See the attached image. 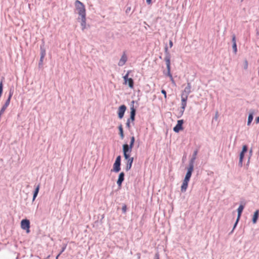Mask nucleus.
Returning <instances> with one entry per match:
<instances>
[{
    "mask_svg": "<svg viewBox=\"0 0 259 259\" xmlns=\"http://www.w3.org/2000/svg\"><path fill=\"white\" fill-rule=\"evenodd\" d=\"M247 150V146L246 145H243L242 147V152L245 153Z\"/></svg>",
    "mask_w": 259,
    "mask_h": 259,
    "instance_id": "nucleus-27",
    "label": "nucleus"
},
{
    "mask_svg": "<svg viewBox=\"0 0 259 259\" xmlns=\"http://www.w3.org/2000/svg\"><path fill=\"white\" fill-rule=\"evenodd\" d=\"M134 161V158L132 157L131 159H129L126 160V164L125 166V170L128 171L131 169L132 164Z\"/></svg>",
    "mask_w": 259,
    "mask_h": 259,
    "instance_id": "nucleus-11",
    "label": "nucleus"
},
{
    "mask_svg": "<svg viewBox=\"0 0 259 259\" xmlns=\"http://www.w3.org/2000/svg\"><path fill=\"white\" fill-rule=\"evenodd\" d=\"M189 181L184 180L182 185L181 186V190L182 192H184L186 191Z\"/></svg>",
    "mask_w": 259,
    "mask_h": 259,
    "instance_id": "nucleus-12",
    "label": "nucleus"
},
{
    "mask_svg": "<svg viewBox=\"0 0 259 259\" xmlns=\"http://www.w3.org/2000/svg\"><path fill=\"white\" fill-rule=\"evenodd\" d=\"M135 143V137H132L131 139V142L130 145L124 144L123 145V152L125 159L126 160L131 159L130 157V154L132 152V148L133 147Z\"/></svg>",
    "mask_w": 259,
    "mask_h": 259,
    "instance_id": "nucleus-1",
    "label": "nucleus"
},
{
    "mask_svg": "<svg viewBox=\"0 0 259 259\" xmlns=\"http://www.w3.org/2000/svg\"><path fill=\"white\" fill-rule=\"evenodd\" d=\"M120 170V163L115 162L113 164V171L118 172Z\"/></svg>",
    "mask_w": 259,
    "mask_h": 259,
    "instance_id": "nucleus-16",
    "label": "nucleus"
},
{
    "mask_svg": "<svg viewBox=\"0 0 259 259\" xmlns=\"http://www.w3.org/2000/svg\"><path fill=\"white\" fill-rule=\"evenodd\" d=\"M169 47L170 48H171L173 46V43H172V40H169Z\"/></svg>",
    "mask_w": 259,
    "mask_h": 259,
    "instance_id": "nucleus-36",
    "label": "nucleus"
},
{
    "mask_svg": "<svg viewBox=\"0 0 259 259\" xmlns=\"http://www.w3.org/2000/svg\"><path fill=\"white\" fill-rule=\"evenodd\" d=\"M43 59H41V57L40 56V62L41 63H42V61H43Z\"/></svg>",
    "mask_w": 259,
    "mask_h": 259,
    "instance_id": "nucleus-41",
    "label": "nucleus"
},
{
    "mask_svg": "<svg viewBox=\"0 0 259 259\" xmlns=\"http://www.w3.org/2000/svg\"><path fill=\"white\" fill-rule=\"evenodd\" d=\"M255 121H256V123H259V116L255 118Z\"/></svg>",
    "mask_w": 259,
    "mask_h": 259,
    "instance_id": "nucleus-38",
    "label": "nucleus"
},
{
    "mask_svg": "<svg viewBox=\"0 0 259 259\" xmlns=\"http://www.w3.org/2000/svg\"><path fill=\"white\" fill-rule=\"evenodd\" d=\"M124 174L123 172H121V173H120L119 177H118V180L117 181V184L118 185V186H119V187L121 186V184L124 180Z\"/></svg>",
    "mask_w": 259,
    "mask_h": 259,
    "instance_id": "nucleus-13",
    "label": "nucleus"
},
{
    "mask_svg": "<svg viewBox=\"0 0 259 259\" xmlns=\"http://www.w3.org/2000/svg\"><path fill=\"white\" fill-rule=\"evenodd\" d=\"M126 125L127 126V127L128 128V129H130L131 128V124H130V119H128L127 121H126Z\"/></svg>",
    "mask_w": 259,
    "mask_h": 259,
    "instance_id": "nucleus-28",
    "label": "nucleus"
},
{
    "mask_svg": "<svg viewBox=\"0 0 259 259\" xmlns=\"http://www.w3.org/2000/svg\"><path fill=\"white\" fill-rule=\"evenodd\" d=\"M244 209V206L242 205H240L238 209H237V211H238V217H237V219L236 220V222L234 225V228H235V227L236 226L237 223H238V222L240 218V216L241 215V213H242V212L243 211Z\"/></svg>",
    "mask_w": 259,
    "mask_h": 259,
    "instance_id": "nucleus-9",
    "label": "nucleus"
},
{
    "mask_svg": "<svg viewBox=\"0 0 259 259\" xmlns=\"http://www.w3.org/2000/svg\"><path fill=\"white\" fill-rule=\"evenodd\" d=\"M233 49L235 53H236L237 51V45L236 44H233Z\"/></svg>",
    "mask_w": 259,
    "mask_h": 259,
    "instance_id": "nucleus-30",
    "label": "nucleus"
},
{
    "mask_svg": "<svg viewBox=\"0 0 259 259\" xmlns=\"http://www.w3.org/2000/svg\"><path fill=\"white\" fill-rule=\"evenodd\" d=\"M166 65V68L167 70V75L170 77L171 81L174 82V80L171 74L170 73V58L169 57H166L165 59Z\"/></svg>",
    "mask_w": 259,
    "mask_h": 259,
    "instance_id": "nucleus-5",
    "label": "nucleus"
},
{
    "mask_svg": "<svg viewBox=\"0 0 259 259\" xmlns=\"http://www.w3.org/2000/svg\"><path fill=\"white\" fill-rule=\"evenodd\" d=\"M197 154V151L196 150V151H194V152L193 153V157L191 159L190 163L189 164H192V165H193V163H194V160L196 159Z\"/></svg>",
    "mask_w": 259,
    "mask_h": 259,
    "instance_id": "nucleus-21",
    "label": "nucleus"
},
{
    "mask_svg": "<svg viewBox=\"0 0 259 259\" xmlns=\"http://www.w3.org/2000/svg\"><path fill=\"white\" fill-rule=\"evenodd\" d=\"M184 123L183 120H179L177 121V125L174 127V131L176 133H178L180 131L183 130V124Z\"/></svg>",
    "mask_w": 259,
    "mask_h": 259,
    "instance_id": "nucleus-6",
    "label": "nucleus"
},
{
    "mask_svg": "<svg viewBox=\"0 0 259 259\" xmlns=\"http://www.w3.org/2000/svg\"><path fill=\"white\" fill-rule=\"evenodd\" d=\"M147 3L149 5L151 4V0H146Z\"/></svg>",
    "mask_w": 259,
    "mask_h": 259,
    "instance_id": "nucleus-40",
    "label": "nucleus"
},
{
    "mask_svg": "<svg viewBox=\"0 0 259 259\" xmlns=\"http://www.w3.org/2000/svg\"><path fill=\"white\" fill-rule=\"evenodd\" d=\"M253 119V113H251L249 114L248 117V121H247V125H250V123L252 122Z\"/></svg>",
    "mask_w": 259,
    "mask_h": 259,
    "instance_id": "nucleus-22",
    "label": "nucleus"
},
{
    "mask_svg": "<svg viewBox=\"0 0 259 259\" xmlns=\"http://www.w3.org/2000/svg\"><path fill=\"white\" fill-rule=\"evenodd\" d=\"M118 130L119 131V135L121 139L124 138L123 130L122 124H120L118 126Z\"/></svg>",
    "mask_w": 259,
    "mask_h": 259,
    "instance_id": "nucleus-19",
    "label": "nucleus"
},
{
    "mask_svg": "<svg viewBox=\"0 0 259 259\" xmlns=\"http://www.w3.org/2000/svg\"><path fill=\"white\" fill-rule=\"evenodd\" d=\"M154 259H159V254L158 253L155 254Z\"/></svg>",
    "mask_w": 259,
    "mask_h": 259,
    "instance_id": "nucleus-39",
    "label": "nucleus"
},
{
    "mask_svg": "<svg viewBox=\"0 0 259 259\" xmlns=\"http://www.w3.org/2000/svg\"><path fill=\"white\" fill-rule=\"evenodd\" d=\"M258 214H259V210H256L253 214V217L252 218V222L253 224H255L257 222L258 217Z\"/></svg>",
    "mask_w": 259,
    "mask_h": 259,
    "instance_id": "nucleus-17",
    "label": "nucleus"
},
{
    "mask_svg": "<svg viewBox=\"0 0 259 259\" xmlns=\"http://www.w3.org/2000/svg\"><path fill=\"white\" fill-rule=\"evenodd\" d=\"M126 206L125 204H124L122 207V210L123 213H126Z\"/></svg>",
    "mask_w": 259,
    "mask_h": 259,
    "instance_id": "nucleus-29",
    "label": "nucleus"
},
{
    "mask_svg": "<svg viewBox=\"0 0 259 259\" xmlns=\"http://www.w3.org/2000/svg\"><path fill=\"white\" fill-rule=\"evenodd\" d=\"M75 6L77 11V13L80 17L86 16L85 7L81 2L76 0L75 2Z\"/></svg>",
    "mask_w": 259,
    "mask_h": 259,
    "instance_id": "nucleus-2",
    "label": "nucleus"
},
{
    "mask_svg": "<svg viewBox=\"0 0 259 259\" xmlns=\"http://www.w3.org/2000/svg\"><path fill=\"white\" fill-rule=\"evenodd\" d=\"M126 107L124 105L120 106L118 109V114L119 118L121 119L124 115Z\"/></svg>",
    "mask_w": 259,
    "mask_h": 259,
    "instance_id": "nucleus-8",
    "label": "nucleus"
},
{
    "mask_svg": "<svg viewBox=\"0 0 259 259\" xmlns=\"http://www.w3.org/2000/svg\"><path fill=\"white\" fill-rule=\"evenodd\" d=\"M130 119V120H132V121L133 122L135 120V116H131Z\"/></svg>",
    "mask_w": 259,
    "mask_h": 259,
    "instance_id": "nucleus-37",
    "label": "nucleus"
},
{
    "mask_svg": "<svg viewBox=\"0 0 259 259\" xmlns=\"http://www.w3.org/2000/svg\"><path fill=\"white\" fill-rule=\"evenodd\" d=\"M127 61V57L126 54L124 53L123 55H122L118 65L119 66H122L125 64Z\"/></svg>",
    "mask_w": 259,
    "mask_h": 259,
    "instance_id": "nucleus-10",
    "label": "nucleus"
},
{
    "mask_svg": "<svg viewBox=\"0 0 259 259\" xmlns=\"http://www.w3.org/2000/svg\"><path fill=\"white\" fill-rule=\"evenodd\" d=\"M232 42H233V44H236V37L234 35L232 37Z\"/></svg>",
    "mask_w": 259,
    "mask_h": 259,
    "instance_id": "nucleus-35",
    "label": "nucleus"
},
{
    "mask_svg": "<svg viewBox=\"0 0 259 259\" xmlns=\"http://www.w3.org/2000/svg\"><path fill=\"white\" fill-rule=\"evenodd\" d=\"M194 166L192 164H189V166L188 168L187 174L185 176L184 180L190 181V178L192 175V173L193 171Z\"/></svg>",
    "mask_w": 259,
    "mask_h": 259,
    "instance_id": "nucleus-7",
    "label": "nucleus"
},
{
    "mask_svg": "<svg viewBox=\"0 0 259 259\" xmlns=\"http://www.w3.org/2000/svg\"><path fill=\"white\" fill-rule=\"evenodd\" d=\"M181 105H182V111L184 112L185 109V108L186 107V105H187V103L186 102H181Z\"/></svg>",
    "mask_w": 259,
    "mask_h": 259,
    "instance_id": "nucleus-26",
    "label": "nucleus"
},
{
    "mask_svg": "<svg viewBox=\"0 0 259 259\" xmlns=\"http://www.w3.org/2000/svg\"><path fill=\"white\" fill-rule=\"evenodd\" d=\"M161 93L162 94H163L164 95V99L166 100V98H167V96H166V91L164 90H161Z\"/></svg>",
    "mask_w": 259,
    "mask_h": 259,
    "instance_id": "nucleus-32",
    "label": "nucleus"
},
{
    "mask_svg": "<svg viewBox=\"0 0 259 259\" xmlns=\"http://www.w3.org/2000/svg\"><path fill=\"white\" fill-rule=\"evenodd\" d=\"M187 99L188 96H186L184 93H182L181 95V102L187 103Z\"/></svg>",
    "mask_w": 259,
    "mask_h": 259,
    "instance_id": "nucleus-23",
    "label": "nucleus"
},
{
    "mask_svg": "<svg viewBox=\"0 0 259 259\" xmlns=\"http://www.w3.org/2000/svg\"><path fill=\"white\" fill-rule=\"evenodd\" d=\"M12 95H13V92L10 91L9 97H8V99L7 100V101H6L5 104L4 105L6 107H8V106L9 105L10 103V100L12 97Z\"/></svg>",
    "mask_w": 259,
    "mask_h": 259,
    "instance_id": "nucleus-18",
    "label": "nucleus"
},
{
    "mask_svg": "<svg viewBox=\"0 0 259 259\" xmlns=\"http://www.w3.org/2000/svg\"><path fill=\"white\" fill-rule=\"evenodd\" d=\"M244 153H243V152H241V153L240 154L239 163H241V164H242V161H243V158H244Z\"/></svg>",
    "mask_w": 259,
    "mask_h": 259,
    "instance_id": "nucleus-24",
    "label": "nucleus"
},
{
    "mask_svg": "<svg viewBox=\"0 0 259 259\" xmlns=\"http://www.w3.org/2000/svg\"><path fill=\"white\" fill-rule=\"evenodd\" d=\"M129 71L127 72L126 74L123 76V79L125 84H128L129 87L131 89L134 88V81L132 78H128Z\"/></svg>",
    "mask_w": 259,
    "mask_h": 259,
    "instance_id": "nucleus-3",
    "label": "nucleus"
},
{
    "mask_svg": "<svg viewBox=\"0 0 259 259\" xmlns=\"http://www.w3.org/2000/svg\"><path fill=\"white\" fill-rule=\"evenodd\" d=\"M131 116H135L136 114V110L134 107V106H133L131 108Z\"/></svg>",
    "mask_w": 259,
    "mask_h": 259,
    "instance_id": "nucleus-25",
    "label": "nucleus"
},
{
    "mask_svg": "<svg viewBox=\"0 0 259 259\" xmlns=\"http://www.w3.org/2000/svg\"><path fill=\"white\" fill-rule=\"evenodd\" d=\"M39 187H40V185H38L37 186V187H36L35 188V190L34 192V194H33V200H34L36 197L37 196V194H38V193L39 192Z\"/></svg>",
    "mask_w": 259,
    "mask_h": 259,
    "instance_id": "nucleus-20",
    "label": "nucleus"
},
{
    "mask_svg": "<svg viewBox=\"0 0 259 259\" xmlns=\"http://www.w3.org/2000/svg\"><path fill=\"white\" fill-rule=\"evenodd\" d=\"M45 55H46L45 51V50H43V51L41 52V59H44V58Z\"/></svg>",
    "mask_w": 259,
    "mask_h": 259,
    "instance_id": "nucleus-34",
    "label": "nucleus"
},
{
    "mask_svg": "<svg viewBox=\"0 0 259 259\" xmlns=\"http://www.w3.org/2000/svg\"><path fill=\"white\" fill-rule=\"evenodd\" d=\"M191 84L190 83H188L187 86L185 88L183 93H184L186 96H188L191 92Z\"/></svg>",
    "mask_w": 259,
    "mask_h": 259,
    "instance_id": "nucleus-14",
    "label": "nucleus"
},
{
    "mask_svg": "<svg viewBox=\"0 0 259 259\" xmlns=\"http://www.w3.org/2000/svg\"><path fill=\"white\" fill-rule=\"evenodd\" d=\"M86 16H81V25L82 30H83L86 28Z\"/></svg>",
    "mask_w": 259,
    "mask_h": 259,
    "instance_id": "nucleus-15",
    "label": "nucleus"
},
{
    "mask_svg": "<svg viewBox=\"0 0 259 259\" xmlns=\"http://www.w3.org/2000/svg\"><path fill=\"white\" fill-rule=\"evenodd\" d=\"M115 162H117V163H120L121 162V156H118L115 160Z\"/></svg>",
    "mask_w": 259,
    "mask_h": 259,
    "instance_id": "nucleus-33",
    "label": "nucleus"
},
{
    "mask_svg": "<svg viewBox=\"0 0 259 259\" xmlns=\"http://www.w3.org/2000/svg\"><path fill=\"white\" fill-rule=\"evenodd\" d=\"M244 68L245 69H247V68H248V62L246 60H245L244 62Z\"/></svg>",
    "mask_w": 259,
    "mask_h": 259,
    "instance_id": "nucleus-31",
    "label": "nucleus"
},
{
    "mask_svg": "<svg viewBox=\"0 0 259 259\" xmlns=\"http://www.w3.org/2000/svg\"><path fill=\"white\" fill-rule=\"evenodd\" d=\"M21 228L23 230H26L27 233H29L30 230V222L28 220H22L21 222Z\"/></svg>",
    "mask_w": 259,
    "mask_h": 259,
    "instance_id": "nucleus-4",
    "label": "nucleus"
}]
</instances>
